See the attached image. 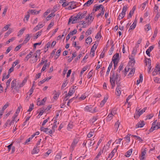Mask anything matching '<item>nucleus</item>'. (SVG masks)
I'll use <instances>...</instances> for the list:
<instances>
[{"label":"nucleus","instance_id":"f257e3e1","mask_svg":"<svg viewBox=\"0 0 160 160\" xmlns=\"http://www.w3.org/2000/svg\"><path fill=\"white\" fill-rule=\"evenodd\" d=\"M41 50L39 49L38 50L34 53L33 57H35V59L34 60H30V61L31 63H34L36 62L38 60V58H39L40 56L41 52H40Z\"/></svg>","mask_w":160,"mask_h":160},{"label":"nucleus","instance_id":"f03ea898","mask_svg":"<svg viewBox=\"0 0 160 160\" xmlns=\"http://www.w3.org/2000/svg\"><path fill=\"white\" fill-rule=\"evenodd\" d=\"M147 109V107H145L142 110H141L140 111H139V110H138V109L137 108L136 110V112L134 115V118H136V119H137L141 115H142L144 112H145Z\"/></svg>","mask_w":160,"mask_h":160},{"label":"nucleus","instance_id":"7ed1b4c3","mask_svg":"<svg viewBox=\"0 0 160 160\" xmlns=\"http://www.w3.org/2000/svg\"><path fill=\"white\" fill-rule=\"evenodd\" d=\"M116 84L117 85V87L116 88V94L118 96H120L121 94V88L120 87L121 86L120 82L119 81V80L118 81H116Z\"/></svg>","mask_w":160,"mask_h":160},{"label":"nucleus","instance_id":"20e7f679","mask_svg":"<svg viewBox=\"0 0 160 160\" xmlns=\"http://www.w3.org/2000/svg\"><path fill=\"white\" fill-rule=\"evenodd\" d=\"M117 80V81H118L119 80V78L116 77V73L113 72L112 73V76L110 78V82H115V81H116Z\"/></svg>","mask_w":160,"mask_h":160},{"label":"nucleus","instance_id":"39448f33","mask_svg":"<svg viewBox=\"0 0 160 160\" xmlns=\"http://www.w3.org/2000/svg\"><path fill=\"white\" fill-rule=\"evenodd\" d=\"M158 72H159V74H160V66L157 65L156 66L154 70L152 72V75L154 76L157 74Z\"/></svg>","mask_w":160,"mask_h":160},{"label":"nucleus","instance_id":"423d86ee","mask_svg":"<svg viewBox=\"0 0 160 160\" xmlns=\"http://www.w3.org/2000/svg\"><path fill=\"white\" fill-rule=\"evenodd\" d=\"M75 90L74 88L70 89L68 94L66 95L65 98H67L68 97L72 96L75 92Z\"/></svg>","mask_w":160,"mask_h":160},{"label":"nucleus","instance_id":"0eeeda50","mask_svg":"<svg viewBox=\"0 0 160 160\" xmlns=\"http://www.w3.org/2000/svg\"><path fill=\"white\" fill-rule=\"evenodd\" d=\"M103 8V6L102 5H100L98 6H94V7L93 8L92 10V12L94 13L95 12H96L97 11H98L101 8L102 9Z\"/></svg>","mask_w":160,"mask_h":160},{"label":"nucleus","instance_id":"6e6552de","mask_svg":"<svg viewBox=\"0 0 160 160\" xmlns=\"http://www.w3.org/2000/svg\"><path fill=\"white\" fill-rule=\"evenodd\" d=\"M145 124L144 123V121H141L139 122L136 125V128H138L139 127H142Z\"/></svg>","mask_w":160,"mask_h":160},{"label":"nucleus","instance_id":"1a4fd4ad","mask_svg":"<svg viewBox=\"0 0 160 160\" xmlns=\"http://www.w3.org/2000/svg\"><path fill=\"white\" fill-rule=\"evenodd\" d=\"M98 43H97L96 42H95V43L94 44L91 49V52H93L95 51L98 47Z\"/></svg>","mask_w":160,"mask_h":160},{"label":"nucleus","instance_id":"9d476101","mask_svg":"<svg viewBox=\"0 0 160 160\" xmlns=\"http://www.w3.org/2000/svg\"><path fill=\"white\" fill-rule=\"evenodd\" d=\"M13 122H14V121H13L12 120L11 121L10 119L8 120L5 124V125L4 126V127L6 128L8 126H11Z\"/></svg>","mask_w":160,"mask_h":160},{"label":"nucleus","instance_id":"9b49d317","mask_svg":"<svg viewBox=\"0 0 160 160\" xmlns=\"http://www.w3.org/2000/svg\"><path fill=\"white\" fill-rule=\"evenodd\" d=\"M30 38L31 36H30V34H27L26 35V37L22 44H26L29 41Z\"/></svg>","mask_w":160,"mask_h":160},{"label":"nucleus","instance_id":"f8f14e48","mask_svg":"<svg viewBox=\"0 0 160 160\" xmlns=\"http://www.w3.org/2000/svg\"><path fill=\"white\" fill-rule=\"evenodd\" d=\"M70 6L68 7V9L69 10L74 9L76 8V4L74 2H71Z\"/></svg>","mask_w":160,"mask_h":160},{"label":"nucleus","instance_id":"ddd939ff","mask_svg":"<svg viewBox=\"0 0 160 160\" xmlns=\"http://www.w3.org/2000/svg\"><path fill=\"white\" fill-rule=\"evenodd\" d=\"M146 150L144 149L143 151L142 152L141 158H140L141 160H145V155L146 153Z\"/></svg>","mask_w":160,"mask_h":160},{"label":"nucleus","instance_id":"4468645a","mask_svg":"<svg viewBox=\"0 0 160 160\" xmlns=\"http://www.w3.org/2000/svg\"><path fill=\"white\" fill-rule=\"evenodd\" d=\"M47 100V98L45 97L41 101H38L37 102V105L38 106H40L43 104V103L45 102Z\"/></svg>","mask_w":160,"mask_h":160},{"label":"nucleus","instance_id":"2eb2a0df","mask_svg":"<svg viewBox=\"0 0 160 160\" xmlns=\"http://www.w3.org/2000/svg\"><path fill=\"white\" fill-rule=\"evenodd\" d=\"M79 139L78 138H76L74 139L71 145V147L73 148L77 144L78 142Z\"/></svg>","mask_w":160,"mask_h":160},{"label":"nucleus","instance_id":"dca6fc26","mask_svg":"<svg viewBox=\"0 0 160 160\" xmlns=\"http://www.w3.org/2000/svg\"><path fill=\"white\" fill-rule=\"evenodd\" d=\"M87 13V11H84L83 12H79V15L80 16V19L84 18L86 16Z\"/></svg>","mask_w":160,"mask_h":160},{"label":"nucleus","instance_id":"f3484780","mask_svg":"<svg viewBox=\"0 0 160 160\" xmlns=\"http://www.w3.org/2000/svg\"><path fill=\"white\" fill-rule=\"evenodd\" d=\"M132 149H131L129 150L128 151L126 154L125 156L127 157H129L131 155L132 153Z\"/></svg>","mask_w":160,"mask_h":160},{"label":"nucleus","instance_id":"a211bd4d","mask_svg":"<svg viewBox=\"0 0 160 160\" xmlns=\"http://www.w3.org/2000/svg\"><path fill=\"white\" fill-rule=\"evenodd\" d=\"M55 16V14L54 12L52 13L46 18V19L47 21H48L49 20L51 19L52 18L54 17Z\"/></svg>","mask_w":160,"mask_h":160},{"label":"nucleus","instance_id":"6ab92c4d","mask_svg":"<svg viewBox=\"0 0 160 160\" xmlns=\"http://www.w3.org/2000/svg\"><path fill=\"white\" fill-rule=\"evenodd\" d=\"M113 116H114V115L112 114V110H111L110 114H109L107 116V119L110 121L112 118Z\"/></svg>","mask_w":160,"mask_h":160},{"label":"nucleus","instance_id":"aec40b11","mask_svg":"<svg viewBox=\"0 0 160 160\" xmlns=\"http://www.w3.org/2000/svg\"><path fill=\"white\" fill-rule=\"evenodd\" d=\"M16 80H14L12 82L11 88H12V89L14 87L15 88L16 87Z\"/></svg>","mask_w":160,"mask_h":160},{"label":"nucleus","instance_id":"412c9836","mask_svg":"<svg viewBox=\"0 0 160 160\" xmlns=\"http://www.w3.org/2000/svg\"><path fill=\"white\" fill-rule=\"evenodd\" d=\"M119 53H116L113 56L112 58V61H117V58L119 57Z\"/></svg>","mask_w":160,"mask_h":160},{"label":"nucleus","instance_id":"4be33fe9","mask_svg":"<svg viewBox=\"0 0 160 160\" xmlns=\"http://www.w3.org/2000/svg\"><path fill=\"white\" fill-rule=\"evenodd\" d=\"M108 99V98L107 97H105L104 98V99L102 101L100 104V106L101 107H102L105 104V103L106 102L107 100Z\"/></svg>","mask_w":160,"mask_h":160},{"label":"nucleus","instance_id":"5701e85b","mask_svg":"<svg viewBox=\"0 0 160 160\" xmlns=\"http://www.w3.org/2000/svg\"><path fill=\"white\" fill-rule=\"evenodd\" d=\"M117 149H114L112 152L110 154L109 156L108 157L109 158L110 157L111 158H112V157L114 155L115 152H117Z\"/></svg>","mask_w":160,"mask_h":160},{"label":"nucleus","instance_id":"b1692460","mask_svg":"<svg viewBox=\"0 0 160 160\" xmlns=\"http://www.w3.org/2000/svg\"><path fill=\"white\" fill-rule=\"evenodd\" d=\"M62 156V153H59L56 156L54 160H60Z\"/></svg>","mask_w":160,"mask_h":160},{"label":"nucleus","instance_id":"393cba45","mask_svg":"<svg viewBox=\"0 0 160 160\" xmlns=\"http://www.w3.org/2000/svg\"><path fill=\"white\" fill-rule=\"evenodd\" d=\"M46 110V108L43 107L40 109V112H39V115H42L43 112H44V111Z\"/></svg>","mask_w":160,"mask_h":160},{"label":"nucleus","instance_id":"a878e982","mask_svg":"<svg viewBox=\"0 0 160 160\" xmlns=\"http://www.w3.org/2000/svg\"><path fill=\"white\" fill-rule=\"evenodd\" d=\"M34 82H35L34 81L33 82V83L32 85V86L29 91V92H30V93L29 94L30 96L32 94V92H33V90L34 89Z\"/></svg>","mask_w":160,"mask_h":160},{"label":"nucleus","instance_id":"bb28decb","mask_svg":"<svg viewBox=\"0 0 160 160\" xmlns=\"http://www.w3.org/2000/svg\"><path fill=\"white\" fill-rule=\"evenodd\" d=\"M42 32V31L41 30L40 31L38 32L36 34V36L34 38V39H36L38 37H39V36H40L41 35Z\"/></svg>","mask_w":160,"mask_h":160},{"label":"nucleus","instance_id":"cd10ccee","mask_svg":"<svg viewBox=\"0 0 160 160\" xmlns=\"http://www.w3.org/2000/svg\"><path fill=\"white\" fill-rule=\"evenodd\" d=\"M121 71H119V70H117L116 73V77L119 78V81H120V79L121 77L120 74Z\"/></svg>","mask_w":160,"mask_h":160},{"label":"nucleus","instance_id":"c85d7f7f","mask_svg":"<svg viewBox=\"0 0 160 160\" xmlns=\"http://www.w3.org/2000/svg\"><path fill=\"white\" fill-rule=\"evenodd\" d=\"M112 62H111L110 63V64L109 67L108 68L107 72H106V74H108L109 73V72L110 71V70L112 68Z\"/></svg>","mask_w":160,"mask_h":160},{"label":"nucleus","instance_id":"c756f323","mask_svg":"<svg viewBox=\"0 0 160 160\" xmlns=\"http://www.w3.org/2000/svg\"><path fill=\"white\" fill-rule=\"evenodd\" d=\"M28 11L29 12V13L30 12L32 14H38L39 13V11H37L35 10H29Z\"/></svg>","mask_w":160,"mask_h":160},{"label":"nucleus","instance_id":"7c9ffc66","mask_svg":"<svg viewBox=\"0 0 160 160\" xmlns=\"http://www.w3.org/2000/svg\"><path fill=\"white\" fill-rule=\"evenodd\" d=\"M50 65V64H44V66L43 67L42 70H41V72H42L44 71L46 68V67H48Z\"/></svg>","mask_w":160,"mask_h":160},{"label":"nucleus","instance_id":"2f4dec72","mask_svg":"<svg viewBox=\"0 0 160 160\" xmlns=\"http://www.w3.org/2000/svg\"><path fill=\"white\" fill-rule=\"evenodd\" d=\"M38 148L37 147L34 148L33 149V150L32 152V154H34L35 153H38Z\"/></svg>","mask_w":160,"mask_h":160},{"label":"nucleus","instance_id":"473e14b6","mask_svg":"<svg viewBox=\"0 0 160 160\" xmlns=\"http://www.w3.org/2000/svg\"><path fill=\"white\" fill-rule=\"evenodd\" d=\"M151 29V28L149 24H147L145 26V29L146 30L148 31Z\"/></svg>","mask_w":160,"mask_h":160},{"label":"nucleus","instance_id":"72a5a7b5","mask_svg":"<svg viewBox=\"0 0 160 160\" xmlns=\"http://www.w3.org/2000/svg\"><path fill=\"white\" fill-rule=\"evenodd\" d=\"M77 17H74L72 18V23H75L78 21V20L77 18Z\"/></svg>","mask_w":160,"mask_h":160},{"label":"nucleus","instance_id":"f704fd0d","mask_svg":"<svg viewBox=\"0 0 160 160\" xmlns=\"http://www.w3.org/2000/svg\"><path fill=\"white\" fill-rule=\"evenodd\" d=\"M97 116H94L92 118V124L94 125L97 124V123L95 122V121L97 120Z\"/></svg>","mask_w":160,"mask_h":160},{"label":"nucleus","instance_id":"c9c22d12","mask_svg":"<svg viewBox=\"0 0 160 160\" xmlns=\"http://www.w3.org/2000/svg\"><path fill=\"white\" fill-rule=\"evenodd\" d=\"M120 123V122H119V120H118L117 122L115 123V126L117 129V130H118Z\"/></svg>","mask_w":160,"mask_h":160},{"label":"nucleus","instance_id":"e433bc0d","mask_svg":"<svg viewBox=\"0 0 160 160\" xmlns=\"http://www.w3.org/2000/svg\"><path fill=\"white\" fill-rule=\"evenodd\" d=\"M88 69V66H86L84 67L82 69V71H81L80 72V76H81V75L83 74V73L84 72L86 71V70H87Z\"/></svg>","mask_w":160,"mask_h":160},{"label":"nucleus","instance_id":"4c0bfd02","mask_svg":"<svg viewBox=\"0 0 160 160\" xmlns=\"http://www.w3.org/2000/svg\"><path fill=\"white\" fill-rule=\"evenodd\" d=\"M148 2L147 1H146L142 4V5H141V6L142 7V8L143 9H145V8Z\"/></svg>","mask_w":160,"mask_h":160},{"label":"nucleus","instance_id":"58836bf2","mask_svg":"<svg viewBox=\"0 0 160 160\" xmlns=\"http://www.w3.org/2000/svg\"><path fill=\"white\" fill-rule=\"evenodd\" d=\"M34 105L33 103H32L30 104V106L29 107V109L28 110V112L31 111L33 109Z\"/></svg>","mask_w":160,"mask_h":160},{"label":"nucleus","instance_id":"ea45409f","mask_svg":"<svg viewBox=\"0 0 160 160\" xmlns=\"http://www.w3.org/2000/svg\"><path fill=\"white\" fill-rule=\"evenodd\" d=\"M77 30L76 29H74L72 31L70 32L69 33L71 36L77 33Z\"/></svg>","mask_w":160,"mask_h":160},{"label":"nucleus","instance_id":"a19ab883","mask_svg":"<svg viewBox=\"0 0 160 160\" xmlns=\"http://www.w3.org/2000/svg\"><path fill=\"white\" fill-rule=\"evenodd\" d=\"M98 111V110L97 109V107H95L93 108H91V112L94 113Z\"/></svg>","mask_w":160,"mask_h":160},{"label":"nucleus","instance_id":"79ce46f5","mask_svg":"<svg viewBox=\"0 0 160 160\" xmlns=\"http://www.w3.org/2000/svg\"><path fill=\"white\" fill-rule=\"evenodd\" d=\"M154 81L155 82L160 83V78H154Z\"/></svg>","mask_w":160,"mask_h":160},{"label":"nucleus","instance_id":"37998d69","mask_svg":"<svg viewBox=\"0 0 160 160\" xmlns=\"http://www.w3.org/2000/svg\"><path fill=\"white\" fill-rule=\"evenodd\" d=\"M158 33V31L156 30L154 32V33L153 35V36L152 38V40H154L155 38L156 37L157 34Z\"/></svg>","mask_w":160,"mask_h":160},{"label":"nucleus","instance_id":"c03bdc74","mask_svg":"<svg viewBox=\"0 0 160 160\" xmlns=\"http://www.w3.org/2000/svg\"><path fill=\"white\" fill-rule=\"evenodd\" d=\"M156 128H157V127L156 125V126H152L151 128V129L149 130V131L150 132H153V131L154 130H155Z\"/></svg>","mask_w":160,"mask_h":160},{"label":"nucleus","instance_id":"a18cd8bd","mask_svg":"<svg viewBox=\"0 0 160 160\" xmlns=\"http://www.w3.org/2000/svg\"><path fill=\"white\" fill-rule=\"evenodd\" d=\"M28 14L27 15L25 16L24 18L23 19L24 21H25V19H26L27 21H28V20L29 18L30 17L29 15V12L28 11L27 12Z\"/></svg>","mask_w":160,"mask_h":160},{"label":"nucleus","instance_id":"49530a36","mask_svg":"<svg viewBox=\"0 0 160 160\" xmlns=\"http://www.w3.org/2000/svg\"><path fill=\"white\" fill-rule=\"evenodd\" d=\"M160 16V12H158L157 15H156L155 17L154 18V20L155 21H157L158 18H159Z\"/></svg>","mask_w":160,"mask_h":160},{"label":"nucleus","instance_id":"de8ad7c7","mask_svg":"<svg viewBox=\"0 0 160 160\" xmlns=\"http://www.w3.org/2000/svg\"><path fill=\"white\" fill-rule=\"evenodd\" d=\"M54 25V22H51L48 25L47 30H49Z\"/></svg>","mask_w":160,"mask_h":160},{"label":"nucleus","instance_id":"09e8293b","mask_svg":"<svg viewBox=\"0 0 160 160\" xmlns=\"http://www.w3.org/2000/svg\"><path fill=\"white\" fill-rule=\"evenodd\" d=\"M104 147H103L104 148ZM103 149H104V148H103V149H102V150H101L98 153L97 157H96L95 159H97V158H98V157L99 156H100L101 155V154H102V153L103 152Z\"/></svg>","mask_w":160,"mask_h":160},{"label":"nucleus","instance_id":"8fccbe9b","mask_svg":"<svg viewBox=\"0 0 160 160\" xmlns=\"http://www.w3.org/2000/svg\"><path fill=\"white\" fill-rule=\"evenodd\" d=\"M90 39V37H88L86 40L85 45L87 46L88 43L90 44V41H89Z\"/></svg>","mask_w":160,"mask_h":160},{"label":"nucleus","instance_id":"3c124183","mask_svg":"<svg viewBox=\"0 0 160 160\" xmlns=\"http://www.w3.org/2000/svg\"><path fill=\"white\" fill-rule=\"evenodd\" d=\"M67 83V80H64L63 82L62 83V85L61 88H62L65 87Z\"/></svg>","mask_w":160,"mask_h":160},{"label":"nucleus","instance_id":"603ef678","mask_svg":"<svg viewBox=\"0 0 160 160\" xmlns=\"http://www.w3.org/2000/svg\"><path fill=\"white\" fill-rule=\"evenodd\" d=\"M22 44H21L19 45L18 46H17L15 48L14 50L16 51H18L21 48L22 46Z\"/></svg>","mask_w":160,"mask_h":160},{"label":"nucleus","instance_id":"864d4df0","mask_svg":"<svg viewBox=\"0 0 160 160\" xmlns=\"http://www.w3.org/2000/svg\"><path fill=\"white\" fill-rule=\"evenodd\" d=\"M153 116V114H150L149 115H148L147 116L146 119H150Z\"/></svg>","mask_w":160,"mask_h":160},{"label":"nucleus","instance_id":"5fc2aeb1","mask_svg":"<svg viewBox=\"0 0 160 160\" xmlns=\"http://www.w3.org/2000/svg\"><path fill=\"white\" fill-rule=\"evenodd\" d=\"M132 136L134 138H137V139H138L140 142H141L143 141V140H142V139H141L138 136H137L136 135H132Z\"/></svg>","mask_w":160,"mask_h":160},{"label":"nucleus","instance_id":"6e6d98bb","mask_svg":"<svg viewBox=\"0 0 160 160\" xmlns=\"http://www.w3.org/2000/svg\"><path fill=\"white\" fill-rule=\"evenodd\" d=\"M15 39L14 37H12L8 40L6 42V44H8L10 42H12Z\"/></svg>","mask_w":160,"mask_h":160},{"label":"nucleus","instance_id":"4d7b16f0","mask_svg":"<svg viewBox=\"0 0 160 160\" xmlns=\"http://www.w3.org/2000/svg\"><path fill=\"white\" fill-rule=\"evenodd\" d=\"M133 13L134 12H133V11H132V10L130 11L129 13V15L128 16V18L129 19L131 18Z\"/></svg>","mask_w":160,"mask_h":160},{"label":"nucleus","instance_id":"13d9d810","mask_svg":"<svg viewBox=\"0 0 160 160\" xmlns=\"http://www.w3.org/2000/svg\"><path fill=\"white\" fill-rule=\"evenodd\" d=\"M101 35L100 33L99 32H98L97 35L95 37V38L96 39H100L101 38Z\"/></svg>","mask_w":160,"mask_h":160},{"label":"nucleus","instance_id":"bf43d9fd","mask_svg":"<svg viewBox=\"0 0 160 160\" xmlns=\"http://www.w3.org/2000/svg\"><path fill=\"white\" fill-rule=\"evenodd\" d=\"M41 43H42L41 42H40L36 43H34L33 45L34 49H36L37 45H40L41 44Z\"/></svg>","mask_w":160,"mask_h":160},{"label":"nucleus","instance_id":"052dcab7","mask_svg":"<svg viewBox=\"0 0 160 160\" xmlns=\"http://www.w3.org/2000/svg\"><path fill=\"white\" fill-rule=\"evenodd\" d=\"M31 57L30 56H29V55L28 54L27 55L26 57L25 58L24 61L25 62H26L28 61V59Z\"/></svg>","mask_w":160,"mask_h":160},{"label":"nucleus","instance_id":"680f3d73","mask_svg":"<svg viewBox=\"0 0 160 160\" xmlns=\"http://www.w3.org/2000/svg\"><path fill=\"white\" fill-rule=\"evenodd\" d=\"M127 8H127V6H123V8H122V11L123 12H123H125V13L127 11Z\"/></svg>","mask_w":160,"mask_h":160},{"label":"nucleus","instance_id":"e2e57ef3","mask_svg":"<svg viewBox=\"0 0 160 160\" xmlns=\"http://www.w3.org/2000/svg\"><path fill=\"white\" fill-rule=\"evenodd\" d=\"M49 119V118H48L46 119L45 120L42 122V126H44L45 125V124L48 121Z\"/></svg>","mask_w":160,"mask_h":160},{"label":"nucleus","instance_id":"0e129e2a","mask_svg":"<svg viewBox=\"0 0 160 160\" xmlns=\"http://www.w3.org/2000/svg\"><path fill=\"white\" fill-rule=\"evenodd\" d=\"M90 5V0H88L86 3H85L84 6H89Z\"/></svg>","mask_w":160,"mask_h":160},{"label":"nucleus","instance_id":"69168bd1","mask_svg":"<svg viewBox=\"0 0 160 160\" xmlns=\"http://www.w3.org/2000/svg\"><path fill=\"white\" fill-rule=\"evenodd\" d=\"M41 28V27H39V26L37 25L36 27H35L34 28H33V30L34 31H36L38 30H39Z\"/></svg>","mask_w":160,"mask_h":160},{"label":"nucleus","instance_id":"338daca9","mask_svg":"<svg viewBox=\"0 0 160 160\" xmlns=\"http://www.w3.org/2000/svg\"><path fill=\"white\" fill-rule=\"evenodd\" d=\"M60 93H56L54 96L53 98L55 99H57L59 96Z\"/></svg>","mask_w":160,"mask_h":160},{"label":"nucleus","instance_id":"774afa93","mask_svg":"<svg viewBox=\"0 0 160 160\" xmlns=\"http://www.w3.org/2000/svg\"><path fill=\"white\" fill-rule=\"evenodd\" d=\"M129 59L133 63L135 62V61L133 56H131V57L129 58Z\"/></svg>","mask_w":160,"mask_h":160}]
</instances>
